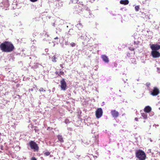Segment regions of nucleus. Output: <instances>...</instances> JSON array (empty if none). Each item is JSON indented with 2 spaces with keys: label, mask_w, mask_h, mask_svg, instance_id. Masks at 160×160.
Segmentation results:
<instances>
[{
  "label": "nucleus",
  "mask_w": 160,
  "mask_h": 160,
  "mask_svg": "<svg viewBox=\"0 0 160 160\" xmlns=\"http://www.w3.org/2000/svg\"><path fill=\"white\" fill-rule=\"evenodd\" d=\"M0 48L3 52H10L13 51L14 47L10 42L6 41L0 44Z\"/></svg>",
  "instance_id": "nucleus-1"
},
{
  "label": "nucleus",
  "mask_w": 160,
  "mask_h": 160,
  "mask_svg": "<svg viewBox=\"0 0 160 160\" xmlns=\"http://www.w3.org/2000/svg\"><path fill=\"white\" fill-rule=\"evenodd\" d=\"M78 36L79 38L87 42L89 41L91 38L90 36L88 34L87 32L83 31L78 32Z\"/></svg>",
  "instance_id": "nucleus-2"
},
{
  "label": "nucleus",
  "mask_w": 160,
  "mask_h": 160,
  "mask_svg": "<svg viewBox=\"0 0 160 160\" xmlns=\"http://www.w3.org/2000/svg\"><path fill=\"white\" fill-rule=\"evenodd\" d=\"M136 157L138 158L139 160H145L146 159V154L142 150H138L136 153Z\"/></svg>",
  "instance_id": "nucleus-3"
},
{
  "label": "nucleus",
  "mask_w": 160,
  "mask_h": 160,
  "mask_svg": "<svg viewBox=\"0 0 160 160\" xmlns=\"http://www.w3.org/2000/svg\"><path fill=\"white\" fill-rule=\"evenodd\" d=\"M29 145L31 149L34 151H38L39 150V147L37 144L33 141H31L29 142Z\"/></svg>",
  "instance_id": "nucleus-4"
},
{
  "label": "nucleus",
  "mask_w": 160,
  "mask_h": 160,
  "mask_svg": "<svg viewBox=\"0 0 160 160\" xmlns=\"http://www.w3.org/2000/svg\"><path fill=\"white\" fill-rule=\"evenodd\" d=\"M150 94L152 96H156L159 93V89L156 87H154L153 90L150 92Z\"/></svg>",
  "instance_id": "nucleus-5"
},
{
  "label": "nucleus",
  "mask_w": 160,
  "mask_h": 160,
  "mask_svg": "<svg viewBox=\"0 0 160 160\" xmlns=\"http://www.w3.org/2000/svg\"><path fill=\"white\" fill-rule=\"evenodd\" d=\"M103 111L101 108H98L96 111V117L98 118H100L102 115Z\"/></svg>",
  "instance_id": "nucleus-6"
},
{
  "label": "nucleus",
  "mask_w": 160,
  "mask_h": 160,
  "mask_svg": "<svg viewBox=\"0 0 160 160\" xmlns=\"http://www.w3.org/2000/svg\"><path fill=\"white\" fill-rule=\"evenodd\" d=\"M141 16L142 18L146 19H149V12L148 11H145L142 12H141Z\"/></svg>",
  "instance_id": "nucleus-7"
},
{
  "label": "nucleus",
  "mask_w": 160,
  "mask_h": 160,
  "mask_svg": "<svg viewBox=\"0 0 160 160\" xmlns=\"http://www.w3.org/2000/svg\"><path fill=\"white\" fill-rule=\"evenodd\" d=\"M150 48L152 50V51H157L160 49V45L153 44L151 45Z\"/></svg>",
  "instance_id": "nucleus-8"
},
{
  "label": "nucleus",
  "mask_w": 160,
  "mask_h": 160,
  "mask_svg": "<svg viewBox=\"0 0 160 160\" xmlns=\"http://www.w3.org/2000/svg\"><path fill=\"white\" fill-rule=\"evenodd\" d=\"M61 88L62 90L65 91L66 89V83L64 79H63L61 81Z\"/></svg>",
  "instance_id": "nucleus-9"
},
{
  "label": "nucleus",
  "mask_w": 160,
  "mask_h": 160,
  "mask_svg": "<svg viewBox=\"0 0 160 160\" xmlns=\"http://www.w3.org/2000/svg\"><path fill=\"white\" fill-rule=\"evenodd\" d=\"M151 54L153 58H158L160 57V53L158 51H152Z\"/></svg>",
  "instance_id": "nucleus-10"
},
{
  "label": "nucleus",
  "mask_w": 160,
  "mask_h": 160,
  "mask_svg": "<svg viewBox=\"0 0 160 160\" xmlns=\"http://www.w3.org/2000/svg\"><path fill=\"white\" fill-rule=\"evenodd\" d=\"M111 113L112 117L114 118H117L119 116V113L115 110H112Z\"/></svg>",
  "instance_id": "nucleus-11"
},
{
  "label": "nucleus",
  "mask_w": 160,
  "mask_h": 160,
  "mask_svg": "<svg viewBox=\"0 0 160 160\" xmlns=\"http://www.w3.org/2000/svg\"><path fill=\"white\" fill-rule=\"evenodd\" d=\"M101 58L103 61L106 63H108L109 62V60L108 57L105 55H101Z\"/></svg>",
  "instance_id": "nucleus-12"
},
{
  "label": "nucleus",
  "mask_w": 160,
  "mask_h": 160,
  "mask_svg": "<svg viewBox=\"0 0 160 160\" xmlns=\"http://www.w3.org/2000/svg\"><path fill=\"white\" fill-rule=\"evenodd\" d=\"M2 4L4 5V6L6 7H8L9 6V3L8 0H3L2 2Z\"/></svg>",
  "instance_id": "nucleus-13"
},
{
  "label": "nucleus",
  "mask_w": 160,
  "mask_h": 160,
  "mask_svg": "<svg viewBox=\"0 0 160 160\" xmlns=\"http://www.w3.org/2000/svg\"><path fill=\"white\" fill-rule=\"evenodd\" d=\"M151 110V108L149 106H146L144 109V111L146 112H149Z\"/></svg>",
  "instance_id": "nucleus-14"
},
{
  "label": "nucleus",
  "mask_w": 160,
  "mask_h": 160,
  "mask_svg": "<svg viewBox=\"0 0 160 160\" xmlns=\"http://www.w3.org/2000/svg\"><path fill=\"white\" fill-rule=\"evenodd\" d=\"M120 2L121 4L126 5L128 4L129 1L128 0H121Z\"/></svg>",
  "instance_id": "nucleus-15"
},
{
  "label": "nucleus",
  "mask_w": 160,
  "mask_h": 160,
  "mask_svg": "<svg viewBox=\"0 0 160 160\" xmlns=\"http://www.w3.org/2000/svg\"><path fill=\"white\" fill-rule=\"evenodd\" d=\"M57 138L58 141L60 142L61 143H62L64 142L63 138L61 135H58L57 136Z\"/></svg>",
  "instance_id": "nucleus-16"
},
{
  "label": "nucleus",
  "mask_w": 160,
  "mask_h": 160,
  "mask_svg": "<svg viewBox=\"0 0 160 160\" xmlns=\"http://www.w3.org/2000/svg\"><path fill=\"white\" fill-rule=\"evenodd\" d=\"M76 26L79 30H81L83 27V25L81 22H79L76 25Z\"/></svg>",
  "instance_id": "nucleus-17"
},
{
  "label": "nucleus",
  "mask_w": 160,
  "mask_h": 160,
  "mask_svg": "<svg viewBox=\"0 0 160 160\" xmlns=\"http://www.w3.org/2000/svg\"><path fill=\"white\" fill-rule=\"evenodd\" d=\"M141 115L144 119L147 118V114L146 113H141Z\"/></svg>",
  "instance_id": "nucleus-18"
},
{
  "label": "nucleus",
  "mask_w": 160,
  "mask_h": 160,
  "mask_svg": "<svg viewBox=\"0 0 160 160\" xmlns=\"http://www.w3.org/2000/svg\"><path fill=\"white\" fill-rule=\"evenodd\" d=\"M57 58L55 55H54L53 57L52 58V62H57L56 61Z\"/></svg>",
  "instance_id": "nucleus-19"
},
{
  "label": "nucleus",
  "mask_w": 160,
  "mask_h": 160,
  "mask_svg": "<svg viewBox=\"0 0 160 160\" xmlns=\"http://www.w3.org/2000/svg\"><path fill=\"white\" fill-rule=\"evenodd\" d=\"M145 85H146V86L147 87L148 89V90H149V89H150V85H151L150 83V82H148L146 83Z\"/></svg>",
  "instance_id": "nucleus-20"
},
{
  "label": "nucleus",
  "mask_w": 160,
  "mask_h": 160,
  "mask_svg": "<svg viewBox=\"0 0 160 160\" xmlns=\"http://www.w3.org/2000/svg\"><path fill=\"white\" fill-rule=\"evenodd\" d=\"M139 9V7L138 6H137L135 7V9L136 11H138Z\"/></svg>",
  "instance_id": "nucleus-21"
},
{
  "label": "nucleus",
  "mask_w": 160,
  "mask_h": 160,
  "mask_svg": "<svg viewBox=\"0 0 160 160\" xmlns=\"http://www.w3.org/2000/svg\"><path fill=\"white\" fill-rule=\"evenodd\" d=\"M70 45L72 47H74L76 46V44L73 42H72L70 44Z\"/></svg>",
  "instance_id": "nucleus-22"
},
{
  "label": "nucleus",
  "mask_w": 160,
  "mask_h": 160,
  "mask_svg": "<svg viewBox=\"0 0 160 160\" xmlns=\"http://www.w3.org/2000/svg\"><path fill=\"white\" fill-rule=\"evenodd\" d=\"M64 74V72L62 71H60L58 73V75L61 76V75H63Z\"/></svg>",
  "instance_id": "nucleus-23"
},
{
  "label": "nucleus",
  "mask_w": 160,
  "mask_h": 160,
  "mask_svg": "<svg viewBox=\"0 0 160 160\" xmlns=\"http://www.w3.org/2000/svg\"><path fill=\"white\" fill-rule=\"evenodd\" d=\"M38 64H39L37 63H35V66H34L33 68H35V69L37 68H38Z\"/></svg>",
  "instance_id": "nucleus-24"
},
{
  "label": "nucleus",
  "mask_w": 160,
  "mask_h": 160,
  "mask_svg": "<svg viewBox=\"0 0 160 160\" xmlns=\"http://www.w3.org/2000/svg\"><path fill=\"white\" fill-rule=\"evenodd\" d=\"M72 3H76L78 2V0H71Z\"/></svg>",
  "instance_id": "nucleus-25"
},
{
  "label": "nucleus",
  "mask_w": 160,
  "mask_h": 160,
  "mask_svg": "<svg viewBox=\"0 0 160 160\" xmlns=\"http://www.w3.org/2000/svg\"><path fill=\"white\" fill-rule=\"evenodd\" d=\"M44 154L46 156H48L50 154V152H47L44 153Z\"/></svg>",
  "instance_id": "nucleus-26"
},
{
  "label": "nucleus",
  "mask_w": 160,
  "mask_h": 160,
  "mask_svg": "<svg viewBox=\"0 0 160 160\" xmlns=\"http://www.w3.org/2000/svg\"><path fill=\"white\" fill-rule=\"evenodd\" d=\"M86 10H87V11H88V12H89V15H90V16H91V17H92L91 16L92 15H91V13H90V10L89 9V8H86Z\"/></svg>",
  "instance_id": "nucleus-27"
},
{
  "label": "nucleus",
  "mask_w": 160,
  "mask_h": 160,
  "mask_svg": "<svg viewBox=\"0 0 160 160\" xmlns=\"http://www.w3.org/2000/svg\"><path fill=\"white\" fill-rule=\"evenodd\" d=\"M39 91H40V92H45L46 91V90H44V89H43V88H40Z\"/></svg>",
  "instance_id": "nucleus-28"
},
{
  "label": "nucleus",
  "mask_w": 160,
  "mask_h": 160,
  "mask_svg": "<svg viewBox=\"0 0 160 160\" xmlns=\"http://www.w3.org/2000/svg\"><path fill=\"white\" fill-rule=\"evenodd\" d=\"M69 122H69V120H68V119H66V120H65V122L66 123V124L68 123H69Z\"/></svg>",
  "instance_id": "nucleus-29"
},
{
  "label": "nucleus",
  "mask_w": 160,
  "mask_h": 160,
  "mask_svg": "<svg viewBox=\"0 0 160 160\" xmlns=\"http://www.w3.org/2000/svg\"><path fill=\"white\" fill-rule=\"evenodd\" d=\"M93 138H94V139H96L97 138H98V136H92Z\"/></svg>",
  "instance_id": "nucleus-30"
},
{
  "label": "nucleus",
  "mask_w": 160,
  "mask_h": 160,
  "mask_svg": "<svg viewBox=\"0 0 160 160\" xmlns=\"http://www.w3.org/2000/svg\"><path fill=\"white\" fill-rule=\"evenodd\" d=\"M31 160H37V159L34 157H33L31 159Z\"/></svg>",
  "instance_id": "nucleus-31"
},
{
  "label": "nucleus",
  "mask_w": 160,
  "mask_h": 160,
  "mask_svg": "<svg viewBox=\"0 0 160 160\" xmlns=\"http://www.w3.org/2000/svg\"><path fill=\"white\" fill-rule=\"evenodd\" d=\"M30 1L32 2H35L37 1L38 0H30Z\"/></svg>",
  "instance_id": "nucleus-32"
},
{
  "label": "nucleus",
  "mask_w": 160,
  "mask_h": 160,
  "mask_svg": "<svg viewBox=\"0 0 160 160\" xmlns=\"http://www.w3.org/2000/svg\"><path fill=\"white\" fill-rule=\"evenodd\" d=\"M44 33L45 34V35H47V37H48L49 36V35L48 34H47L46 32L45 31L44 32L43 34H44Z\"/></svg>",
  "instance_id": "nucleus-33"
},
{
  "label": "nucleus",
  "mask_w": 160,
  "mask_h": 160,
  "mask_svg": "<svg viewBox=\"0 0 160 160\" xmlns=\"http://www.w3.org/2000/svg\"><path fill=\"white\" fill-rule=\"evenodd\" d=\"M158 71V72L160 73V68H157Z\"/></svg>",
  "instance_id": "nucleus-34"
},
{
  "label": "nucleus",
  "mask_w": 160,
  "mask_h": 160,
  "mask_svg": "<svg viewBox=\"0 0 160 160\" xmlns=\"http://www.w3.org/2000/svg\"><path fill=\"white\" fill-rule=\"evenodd\" d=\"M35 62H36L38 61V59L36 57H35Z\"/></svg>",
  "instance_id": "nucleus-35"
},
{
  "label": "nucleus",
  "mask_w": 160,
  "mask_h": 160,
  "mask_svg": "<svg viewBox=\"0 0 160 160\" xmlns=\"http://www.w3.org/2000/svg\"><path fill=\"white\" fill-rule=\"evenodd\" d=\"M65 45H68V42H65Z\"/></svg>",
  "instance_id": "nucleus-36"
},
{
  "label": "nucleus",
  "mask_w": 160,
  "mask_h": 160,
  "mask_svg": "<svg viewBox=\"0 0 160 160\" xmlns=\"http://www.w3.org/2000/svg\"><path fill=\"white\" fill-rule=\"evenodd\" d=\"M132 61L135 62V59L134 58H132Z\"/></svg>",
  "instance_id": "nucleus-37"
},
{
  "label": "nucleus",
  "mask_w": 160,
  "mask_h": 160,
  "mask_svg": "<svg viewBox=\"0 0 160 160\" xmlns=\"http://www.w3.org/2000/svg\"><path fill=\"white\" fill-rule=\"evenodd\" d=\"M73 31L72 29H70L69 31L68 32V34H70L69 33V32H70L71 31Z\"/></svg>",
  "instance_id": "nucleus-38"
},
{
  "label": "nucleus",
  "mask_w": 160,
  "mask_h": 160,
  "mask_svg": "<svg viewBox=\"0 0 160 160\" xmlns=\"http://www.w3.org/2000/svg\"><path fill=\"white\" fill-rule=\"evenodd\" d=\"M60 67H61L62 69L63 68V67L62 64H60Z\"/></svg>",
  "instance_id": "nucleus-39"
},
{
  "label": "nucleus",
  "mask_w": 160,
  "mask_h": 160,
  "mask_svg": "<svg viewBox=\"0 0 160 160\" xmlns=\"http://www.w3.org/2000/svg\"><path fill=\"white\" fill-rule=\"evenodd\" d=\"M95 0H90V2L92 3Z\"/></svg>",
  "instance_id": "nucleus-40"
},
{
  "label": "nucleus",
  "mask_w": 160,
  "mask_h": 160,
  "mask_svg": "<svg viewBox=\"0 0 160 160\" xmlns=\"http://www.w3.org/2000/svg\"><path fill=\"white\" fill-rule=\"evenodd\" d=\"M135 121H138V118H135Z\"/></svg>",
  "instance_id": "nucleus-41"
},
{
  "label": "nucleus",
  "mask_w": 160,
  "mask_h": 160,
  "mask_svg": "<svg viewBox=\"0 0 160 160\" xmlns=\"http://www.w3.org/2000/svg\"><path fill=\"white\" fill-rule=\"evenodd\" d=\"M59 73V72H58V71H57L56 72V73L57 74H58V73Z\"/></svg>",
  "instance_id": "nucleus-42"
},
{
  "label": "nucleus",
  "mask_w": 160,
  "mask_h": 160,
  "mask_svg": "<svg viewBox=\"0 0 160 160\" xmlns=\"http://www.w3.org/2000/svg\"><path fill=\"white\" fill-rule=\"evenodd\" d=\"M58 39V37H56L54 38V39Z\"/></svg>",
  "instance_id": "nucleus-43"
},
{
  "label": "nucleus",
  "mask_w": 160,
  "mask_h": 160,
  "mask_svg": "<svg viewBox=\"0 0 160 160\" xmlns=\"http://www.w3.org/2000/svg\"><path fill=\"white\" fill-rule=\"evenodd\" d=\"M48 50V49H45V51H46V52H47Z\"/></svg>",
  "instance_id": "nucleus-44"
},
{
  "label": "nucleus",
  "mask_w": 160,
  "mask_h": 160,
  "mask_svg": "<svg viewBox=\"0 0 160 160\" xmlns=\"http://www.w3.org/2000/svg\"><path fill=\"white\" fill-rule=\"evenodd\" d=\"M61 29H59V31L61 32Z\"/></svg>",
  "instance_id": "nucleus-45"
},
{
  "label": "nucleus",
  "mask_w": 160,
  "mask_h": 160,
  "mask_svg": "<svg viewBox=\"0 0 160 160\" xmlns=\"http://www.w3.org/2000/svg\"><path fill=\"white\" fill-rule=\"evenodd\" d=\"M54 24H55V23H53V26H54Z\"/></svg>",
  "instance_id": "nucleus-46"
},
{
  "label": "nucleus",
  "mask_w": 160,
  "mask_h": 160,
  "mask_svg": "<svg viewBox=\"0 0 160 160\" xmlns=\"http://www.w3.org/2000/svg\"><path fill=\"white\" fill-rule=\"evenodd\" d=\"M30 58V59H31V58H31V57H30V58Z\"/></svg>",
  "instance_id": "nucleus-47"
},
{
  "label": "nucleus",
  "mask_w": 160,
  "mask_h": 160,
  "mask_svg": "<svg viewBox=\"0 0 160 160\" xmlns=\"http://www.w3.org/2000/svg\"><path fill=\"white\" fill-rule=\"evenodd\" d=\"M139 79H137V80L138 81H139Z\"/></svg>",
  "instance_id": "nucleus-48"
},
{
  "label": "nucleus",
  "mask_w": 160,
  "mask_h": 160,
  "mask_svg": "<svg viewBox=\"0 0 160 160\" xmlns=\"http://www.w3.org/2000/svg\"><path fill=\"white\" fill-rule=\"evenodd\" d=\"M36 35H36V34H35V36H36Z\"/></svg>",
  "instance_id": "nucleus-49"
},
{
  "label": "nucleus",
  "mask_w": 160,
  "mask_h": 160,
  "mask_svg": "<svg viewBox=\"0 0 160 160\" xmlns=\"http://www.w3.org/2000/svg\"><path fill=\"white\" fill-rule=\"evenodd\" d=\"M58 31H56V33H58Z\"/></svg>",
  "instance_id": "nucleus-50"
},
{
  "label": "nucleus",
  "mask_w": 160,
  "mask_h": 160,
  "mask_svg": "<svg viewBox=\"0 0 160 160\" xmlns=\"http://www.w3.org/2000/svg\"><path fill=\"white\" fill-rule=\"evenodd\" d=\"M159 110H160V108H159Z\"/></svg>",
  "instance_id": "nucleus-51"
}]
</instances>
